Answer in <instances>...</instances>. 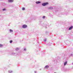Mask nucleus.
<instances>
[{
	"label": "nucleus",
	"mask_w": 73,
	"mask_h": 73,
	"mask_svg": "<svg viewBox=\"0 0 73 73\" xmlns=\"http://www.w3.org/2000/svg\"><path fill=\"white\" fill-rule=\"evenodd\" d=\"M48 3H46L42 4V5H43V6H45V5H48Z\"/></svg>",
	"instance_id": "nucleus-1"
},
{
	"label": "nucleus",
	"mask_w": 73,
	"mask_h": 73,
	"mask_svg": "<svg viewBox=\"0 0 73 73\" xmlns=\"http://www.w3.org/2000/svg\"><path fill=\"white\" fill-rule=\"evenodd\" d=\"M27 27V25H23V28H26Z\"/></svg>",
	"instance_id": "nucleus-2"
},
{
	"label": "nucleus",
	"mask_w": 73,
	"mask_h": 73,
	"mask_svg": "<svg viewBox=\"0 0 73 73\" xmlns=\"http://www.w3.org/2000/svg\"><path fill=\"white\" fill-rule=\"evenodd\" d=\"M8 1L10 3H12L13 1V0H9Z\"/></svg>",
	"instance_id": "nucleus-3"
},
{
	"label": "nucleus",
	"mask_w": 73,
	"mask_h": 73,
	"mask_svg": "<svg viewBox=\"0 0 73 73\" xmlns=\"http://www.w3.org/2000/svg\"><path fill=\"white\" fill-rule=\"evenodd\" d=\"M73 28V26H71L69 28V30H71Z\"/></svg>",
	"instance_id": "nucleus-4"
},
{
	"label": "nucleus",
	"mask_w": 73,
	"mask_h": 73,
	"mask_svg": "<svg viewBox=\"0 0 73 73\" xmlns=\"http://www.w3.org/2000/svg\"><path fill=\"white\" fill-rule=\"evenodd\" d=\"M41 3V2L40 1H36V4H40Z\"/></svg>",
	"instance_id": "nucleus-5"
},
{
	"label": "nucleus",
	"mask_w": 73,
	"mask_h": 73,
	"mask_svg": "<svg viewBox=\"0 0 73 73\" xmlns=\"http://www.w3.org/2000/svg\"><path fill=\"white\" fill-rule=\"evenodd\" d=\"M45 68H46V69H48V68H49V66H48V65H46L45 66Z\"/></svg>",
	"instance_id": "nucleus-6"
},
{
	"label": "nucleus",
	"mask_w": 73,
	"mask_h": 73,
	"mask_svg": "<svg viewBox=\"0 0 73 73\" xmlns=\"http://www.w3.org/2000/svg\"><path fill=\"white\" fill-rule=\"evenodd\" d=\"M53 9V7H51L49 8V9Z\"/></svg>",
	"instance_id": "nucleus-7"
},
{
	"label": "nucleus",
	"mask_w": 73,
	"mask_h": 73,
	"mask_svg": "<svg viewBox=\"0 0 73 73\" xmlns=\"http://www.w3.org/2000/svg\"><path fill=\"white\" fill-rule=\"evenodd\" d=\"M67 64V62H64V65H66V64Z\"/></svg>",
	"instance_id": "nucleus-8"
},
{
	"label": "nucleus",
	"mask_w": 73,
	"mask_h": 73,
	"mask_svg": "<svg viewBox=\"0 0 73 73\" xmlns=\"http://www.w3.org/2000/svg\"><path fill=\"white\" fill-rule=\"evenodd\" d=\"M9 31H10V32H13V30L12 29H10L9 30Z\"/></svg>",
	"instance_id": "nucleus-9"
},
{
	"label": "nucleus",
	"mask_w": 73,
	"mask_h": 73,
	"mask_svg": "<svg viewBox=\"0 0 73 73\" xmlns=\"http://www.w3.org/2000/svg\"><path fill=\"white\" fill-rule=\"evenodd\" d=\"M15 50H19V48H16Z\"/></svg>",
	"instance_id": "nucleus-10"
},
{
	"label": "nucleus",
	"mask_w": 73,
	"mask_h": 73,
	"mask_svg": "<svg viewBox=\"0 0 73 73\" xmlns=\"http://www.w3.org/2000/svg\"><path fill=\"white\" fill-rule=\"evenodd\" d=\"M44 42H45V41H46V39H44L43 40Z\"/></svg>",
	"instance_id": "nucleus-11"
},
{
	"label": "nucleus",
	"mask_w": 73,
	"mask_h": 73,
	"mask_svg": "<svg viewBox=\"0 0 73 73\" xmlns=\"http://www.w3.org/2000/svg\"><path fill=\"white\" fill-rule=\"evenodd\" d=\"M22 9L23 11H24V10H25V8H22Z\"/></svg>",
	"instance_id": "nucleus-12"
},
{
	"label": "nucleus",
	"mask_w": 73,
	"mask_h": 73,
	"mask_svg": "<svg viewBox=\"0 0 73 73\" xmlns=\"http://www.w3.org/2000/svg\"><path fill=\"white\" fill-rule=\"evenodd\" d=\"M2 10L3 11H5L6 9H5L4 8V9H3Z\"/></svg>",
	"instance_id": "nucleus-13"
},
{
	"label": "nucleus",
	"mask_w": 73,
	"mask_h": 73,
	"mask_svg": "<svg viewBox=\"0 0 73 73\" xmlns=\"http://www.w3.org/2000/svg\"><path fill=\"white\" fill-rule=\"evenodd\" d=\"M42 18L43 19H45V16H44Z\"/></svg>",
	"instance_id": "nucleus-14"
},
{
	"label": "nucleus",
	"mask_w": 73,
	"mask_h": 73,
	"mask_svg": "<svg viewBox=\"0 0 73 73\" xmlns=\"http://www.w3.org/2000/svg\"><path fill=\"white\" fill-rule=\"evenodd\" d=\"M10 43H12V40H11L10 41Z\"/></svg>",
	"instance_id": "nucleus-15"
},
{
	"label": "nucleus",
	"mask_w": 73,
	"mask_h": 73,
	"mask_svg": "<svg viewBox=\"0 0 73 73\" xmlns=\"http://www.w3.org/2000/svg\"><path fill=\"white\" fill-rule=\"evenodd\" d=\"M3 46L2 44H0V47H1V46Z\"/></svg>",
	"instance_id": "nucleus-16"
},
{
	"label": "nucleus",
	"mask_w": 73,
	"mask_h": 73,
	"mask_svg": "<svg viewBox=\"0 0 73 73\" xmlns=\"http://www.w3.org/2000/svg\"><path fill=\"white\" fill-rule=\"evenodd\" d=\"M24 50H26V48H25L24 49Z\"/></svg>",
	"instance_id": "nucleus-17"
},
{
	"label": "nucleus",
	"mask_w": 73,
	"mask_h": 73,
	"mask_svg": "<svg viewBox=\"0 0 73 73\" xmlns=\"http://www.w3.org/2000/svg\"><path fill=\"white\" fill-rule=\"evenodd\" d=\"M36 71H35V73H36Z\"/></svg>",
	"instance_id": "nucleus-18"
}]
</instances>
